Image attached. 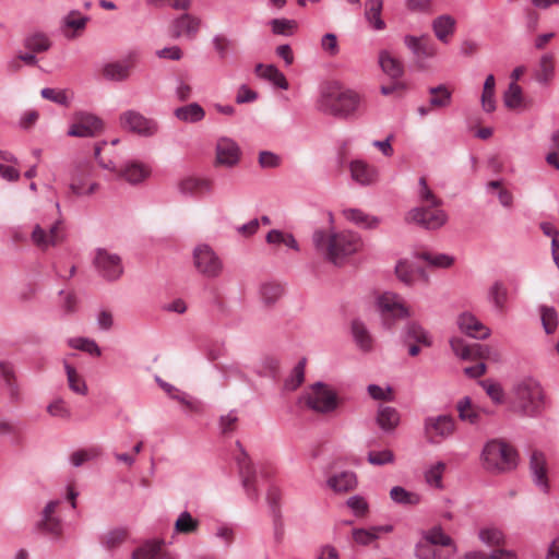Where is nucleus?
I'll list each match as a JSON object with an SVG mask.
<instances>
[{"instance_id":"c756f323","label":"nucleus","mask_w":559,"mask_h":559,"mask_svg":"<svg viewBox=\"0 0 559 559\" xmlns=\"http://www.w3.org/2000/svg\"><path fill=\"white\" fill-rule=\"evenodd\" d=\"M326 484L335 492H348L356 488L357 478L353 472H342L331 476Z\"/></svg>"},{"instance_id":"864d4df0","label":"nucleus","mask_w":559,"mask_h":559,"mask_svg":"<svg viewBox=\"0 0 559 559\" xmlns=\"http://www.w3.org/2000/svg\"><path fill=\"white\" fill-rule=\"evenodd\" d=\"M418 183H419V191H418L419 200L423 203H426L425 206H433V207L441 206L442 201L439 198H437L433 194V192L428 188L426 178L420 177Z\"/></svg>"},{"instance_id":"49530a36","label":"nucleus","mask_w":559,"mask_h":559,"mask_svg":"<svg viewBox=\"0 0 559 559\" xmlns=\"http://www.w3.org/2000/svg\"><path fill=\"white\" fill-rule=\"evenodd\" d=\"M283 293L284 288L278 283H265L260 288L261 299L266 306H273Z\"/></svg>"},{"instance_id":"f03ea898","label":"nucleus","mask_w":559,"mask_h":559,"mask_svg":"<svg viewBox=\"0 0 559 559\" xmlns=\"http://www.w3.org/2000/svg\"><path fill=\"white\" fill-rule=\"evenodd\" d=\"M511 407L522 416H539L546 407L545 394L540 384L532 378L516 382L512 389Z\"/></svg>"},{"instance_id":"bf43d9fd","label":"nucleus","mask_w":559,"mask_h":559,"mask_svg":"<svg viewBox=\"0 0 559 559\" xmlns=\"http://www.w3.org/2000/svg\"><path fill=\"white\" fill-rule=\"evenodd\" d=\"M25 47L33 52H43L49 49L50 41L43 34H35L25 39Z\"/></svg>"},{"instance_id":"09e8293b","label":"nucleus","mask_w":559,"mask_h":559,"mask_svg":"<svg viewBox=\"0 0 559 559\" xmlns=\"http://www.w3.org/2000/svg\"><path fill=\"white\" fill-rule=\"evenodd\" d=\"M414 341L423 344L424 346H430L431 340L428 333L418 324L409 323L405 330V342Z\"/></svg>"},{"instance_id":"39448f33","label":"nucleus","mask_w":559,"mask_h":559,"mask_svg":"<svg viewBox=\"0 0 559 559\" xmlns=\"http://www.w3.org/2000/svg\"><path fill=\"white\" fill-rule=\"evenodd\" d=\"M306 405L313 412L329 414L338 407L336 393L325 383L316 382L304 396Z\"/></svg>"},{"instance_id":"a878e982","label":"nucleus","mask_w":559,"mask_h":559,"mask_svg":"<svg viewBox=\"0 0 559 559\" xmlns=\"http://www.w3.org/2000/svg\"><path fill=\"white\" fill-rule=\"evenodd\" d=\"M400 413L396 408L386 405L379 406L376 421L383 431H393L400 425Z\"/></svg>"},{"instance_id":"2eb2a0df","label":"nucleus","mask_w":559,"mask_h":559,"mask_svg":"<svg viewBox=\"0 0 559 559\" xmlns=\"http://www.w3.org/2000/svg\"><path fill=\"white\" fill-rule=\"evenodd\" d=\"M405 46L413 52L416 62L423 67V61L437 55V47L428 35L404 37Z\"/></svg>"},{"instance_id":"69168bd1","label":"nucleus","mask_w":559,"mask_h":559,"mask_svg":"<svg viewBox=\"0 0 559 559\" xmlns=\"http://www.w3.org/2000/svg\"><path fill=\"white\" fill-rule=\"evenodd\" d=\"M480 385L495 403L499 404L502 402L503 390L500 384L492 382L491 380H484L480 381Z\"/></svg>"},{"instance_id":"e433bc0d","label":"nucleus","mask_w":559,"mask_h":559,"mask_svg":"<svg viewBox=\"0 0 559 559\" xmlns=\"http://www.w3.org/2000/svg\"><path fill=\"white\" fill-rule=\"evenodd\" d=\"M479 540L489 547H499L506 544L503 532L495 526L483 527L478 532Z\"/></svg>"},{"instance_id":"4be33fe9","label":"nucleus","mask_w":559,"mask_h":559,"mask_svg":"<svg viewBox=\"0 0 559 559\" xmlns=\"http://www.w3.org/2000/svg\"><path fill=\"white\" fill-rule=\"evenodd\" d=\"M134 67V61L131 57L123 61L110 62L105 64L103 74L106 79L116 82H122L128 80L131 74V70Z\"/></svg>"},{"instance_id":"4c0bfd02","label":"nucleus","mask_w":559,"mask_h":559,"mask_svg":"<svg viewBox=\"0 0 559 559\" xmlns=\"http://www.w3.org/2000/svg\"><path fill=\"white\" fill-rule=\"evenodd\" d=\"M431 107L445 108L452 100V92L445 85H438L429 88Z\"/></svg>"},{"instance_id":"c85d7f7f","label":"nucleus","mask_w":559,"mask_h":559,"mask_svg":"<svg viewBox=\"0 0 559 559\" xmlns=\"http://www.w3.org/2000/svg\"><path fill=\"white\" fill-rule=\"evenodd\" d=\"M174 116L185 123H197L204 119L205 110L198 103H190L185 106L177 107Z\"/></svg>"},{"instance_id":"4468645a","label":"nucleus","mask_w":559,"mask_h":559,"mask_svg":"<svg viewBox=\"0 0 559 559\" xmlns=\"http://www.w3.org/2000/svg\"><path fill=\"white\" fill-rule=\"evenodd\" d=\"M92 175V166L88 163L78 165L71 176L70 189L73 194L90 195L98 189V183H88V178Z\"/></svg>"},{"instance_id":"3c124183","label":"nucleus","mask_w":559,"mask_h":559,"mask_svg":"<svg viewBox=\"0 0 559 559\" xmlns=\"http://www.w3.org/2000/svg\"><path fill=\"white\" fill-rule=\"evenodd\" d=\"M305 367H306V358H302L294 367L290 377L285 380L284 386L286 390L295 391L304 382Z\"/></svg>"},{"instance_id":"c9c22d12","label":"nucleus","mask_w":559,"mask_h":559,"mask_svg":"<svg viewBox=\"0 0 559 559\" xmlns=\"http://www.w3.org/2000/svg\"><path fill=\"white\" fill-rule=\"evenodd\" d=\"M352 333L356 344L360 349L369 352L372 348V337L366 325L360 320L352 322Z\"/></svg>"},{"instance_id":"9d476101","label":"nucleus","mask_w":559,"mask_h":559,"mask_svg":"<svg viewBox=\"0 0 559 559\" xmlns=\"http://www.w3.org/2000/svg\"><path fill=\"white\" fill-rule=\"evenodd\" d=\"M120 127L130 132L151 136L157 131V123L136 110H127L120 115Z\"/></svg>"},{"instance_id":"473e14b6","label":"nucleus","mask_w":559,"mask_h":559,"mask_svg":"<svg viewBox=\"0 0 559 559\" xmlns=\"http://www.w3.org/2000/svg\"><path fill=\"white\" fill-rule=\"evenodd\" d=\"M179 191L185 195H192L198 192H210L211 182L206 179L187 177L178 182Z\"/></svg>"},{"instance_id":"a18cd8bd","label":"nucleus","mask_w":559,"mask_h":559,"mask_svg":"<svg viewBox=\"0 0 559 559\" xmlns=\"http://www.w3.org/2000/svg\"><path fill=\"white\" fill-rule=\"evenodd\" d=\"M69 388L76 394L86 395L87 385L84 379L76 372L75 368L64 362Z\"/></svg>"},{"instance_id":"f257e3e1","label":"nucleus","mask_w":559,"mask_h":559,"mask_svg":"<svg viewBox=\"0 0 559 559\" xmlns=\"http://www.w3.org/2000/svg\"><path fill=\"white\" fill-rule=\"evenodd\" d=\"M312 241L316 249L335 265L358 251L361 246L360 238L349 231L326 235L323 230L318 229L313 233Z\"/></svg>"},{"instance_id":"c03bdc74","label":"nucleus","mask_w":559,"mask_h":559,"mask_svg":"<svg viewBox=\"0 0 559 559\" xmlns=\"http://www.w3.org/2000/svg\"><path fill=\"white\" fill-rule=\"evenodd\" d=\"M540 320L542 325L546 334H552L557 330L558 326V312L554 307L550 306H540Z\"/></svg>"},{"instance_id":"4d7b16f0","label":"nucleus","mask_w":559,"mask_h":559,"mask_svg":"<svg viewBox=\"0 0 559 559\" xmlns=\"http://www.w3.org/2000/svg\"><path fill=\"white\" fill-rule=\"evenodd\" d=\"M508 290L501 282H496L489 289V298L498 309H503L507 301Z\"/></svg>"},{"instance_id":"bb28decb","label":"nucleus","mask_w":559,"mask_h":559,"mask_svg":"<svg viewBox=\"0 0 559 559\" xmlns=\"http://www.w3.org/2000/svg\"><path fill=\"white\" fill-rule=\"evenodd\" d=\"M420 542L443 548H457L453 538L445 534L440 525H435L431 528L424 531L423 539Z\"/></svg>"},{"instance_id":"393cba45","label":"nucleus","mask_w":559,"mask_h":559,"mask_svg":"<svg viewBox=\"0 0 559 559\" xmlns=\"http://www.w3.org/2000/svg\"><path fill=\"white\" fill-rule=\"evenodd\" d=\"M200 27V21L190 14H182L171 24V35L179 38L182 35L193 37Z\"/></svg>"},{"instance_id":"8fccbe9b","label":"nucleus","mask_w":559,"mask_h":559,"mask_svg":"<svg viewBox=\"0 0 559 559\" xmlns=\"http://www.w3.org/2000/svg\"><path fill=\"white\" fill-rule=\"evenodd\" d=\"M554 58L551 55H544L539 60V70L537 73V81L547 84L554 76Z\"/></svg>"},{"instance_id":"b1692460","label":"nucleus","mask_w":559,"mask_h":559,"mask_svg":"<svg viewBox=\"0 0 559 559\" xmlns=\"http://www.w3.org/2000/svg\"><path fill=\"white\" fill-rule=\"evenodd\" d=\"M353 180L356 182L367 186L371 185L377 180L378 171L374 167L370 166L364 160L356 159L349 165Z\"/></svg>"},{"instance_id":"6ab92c4d","label":"nucleus","mask_w":559,"mask_h":559,"mask_svg":"<svg viewBox=\"0 0 559 559\" xmlns=\"http://www.w3.org/2000/svg\"><path fill=\"white\" fill-rule=\"evenodd\" d=\"M240 157V148L235 141L228 138L219 139L216 145V160L221 165L234 166Z\"/></svg>"},{"instance_id":"f704fd0d","label":"nucleus","mask_w":559,"mask_h":559,"mask_svg":"<svg viewBox=\"0 0 559 559\" xmlns=\"http://www.w3.org/2000/svg\"><path fill=\"white\" fill-rule=\"evenodd\" d=\"M343 215L354 224L369 229L376 228L379 225L378 217L370 216L358 209H346L343 211Z\"/></svg>"},{"instance_id":"20e7f679","label":"nucleus","mask_w":559,"mask_h":559,"mask_svg":"<svg viewBox=\"0 0 559 559\" xmlns=\"http://www.w3.org/2000/svg\"><path fill=\"white\" fill-rule=\"evenodd\" d=\"M516 459V451L509 443L498 439L488 441L481 452L483 466L492 474L512 471L518 465Z\"/></svg>"},{"instance_id":"ea45409f","label":"nucleus","mask_w":559,"mask_h":559,"mask_svg":"<svg viewBox=\"0 0 559 559\" xmlns=\"http://www.w3.org/2000/svg\"><path fill=\"white\" fill-rule=\"evenodd\" d=\"M129 532L127 528L117 527L110 530L102 537L103 546L108 550H114L120 547L128 538Z\"/></svg>"},{"instance_id":"2f4dec72","label":"nucleus","mask_w":559,"mask_h":559,"mask_svg":"<svg viewBox=\"0 0 559 559\" xmlns=\"http://www.w3.org/2000/svg\"><path fill=\"white\" fill-rule=\"evenodd\" d=\"M379 64L382 71L392 79H399L404 73L402 62L385 50L379 53Z\"/></svg>"},{"instance_id":"9b49d317","label":"nucleus","mask_w":559,"mask_h":559,"mask_svg":"<svg viewBox=\"0 0 559 559\" xmlns=\"http://www.w3.org/2000/svg\"><path fill=\"white\" fill-rule=\"evenodd\" d=\"M31 237L33 243L41 250H47L50 247H55L62 242L64 239L62 222L58 219L48 228H44L43 226L37 224L35 225Z\"/></svg>"},{"instance_id":"e2e57ef3","label":"nucleus","mask_w":559,"mask_h":559,"mask_svg":"<svg viewBox=\"0 0 559 559\" xmlns=\"http://www.w3.org/2000/svg\"><path fill=\"white\" fill-rule=\"evenodd\" d=\"M368 462L372 465H385L394 462V453L391 450L370 451Z\"/></svg>"},{"instance_id":"0e129e2a","label":"nucleus","mask_w":559,"mask_h":559,"mask_svg":"<svg viewBox=\"0 0 559 559\" xmlns=\"http://www.w3.org/2000/svg\"><path fill=\"white\" fill-rule=\"evenodd\" d=\"M88 21L87 16H82L78 11H71L64 19L63 24L67 27L80 31L84 29Z\"/></svg>"},{"instance_id":"dca6fc26","label":"nucleus","mask_w":559,"mask_h":559,"mask_svg":"<svg viewBox=\"0 0 559 559\" xmlns=\"http://www.w3.org/2000/svg\"><path fill=\"white\" fill-rule=\"evenodd\" d=\"M103 128L102 120L94 115L82 112L68 130V135L88 138L96 135Z\"/></svg>"},{"instance_id":"f3484780","label":"nucleus","mask_w":559,"mask_h":559,"mask_svg":"<svg viewBox=\"0 0 559 559\" xmlns=\"http://www.w3.org/2000/svg\"><path fill=\"white\" fill-rule=\"evenodd\" d=\"M424 426L426 433L431 439L433 437L445 439L453 435L455 430V420L450 415H439L426 418Z\"/></svg>"},{"instance_id":"13d9d810","label":"nucleus","mask_w":559,"mask_h":559,"mask_svg":"<svg viewBox=\"0 0 559 559\" xmlns=\"http://www.w3.org/2000/svg\"><path fill=\"white\" fill-rule=\"evenodd\" d=\"M445 469V465L442 462H438L432 465L426 473L425 479L428 485L433 486L436 488L442 487V476Z\"/></svg>"},{"instance_id":"603ef678","label":"nucleus","mask_w":559,"mask_h":559,"mask_svg":"<svg viewBox=\"0 0 559 559\" xmlns=\"http://www.w3.org/2000/svg\"><path fill=\"white\" fill-rule=\"evenodd\" d=\"M503 103L509 109H515L522 104V88L516 83H510L503 95Z\"/></svg>"},{"instance_id":"052dcab7","label":"nucleus","mask_w":559,"mask_h":559,"mask_svg":"<svg viewBox=\"0 0 559 559\" xmlns=\"http://www.w3.org/2000/svg\"><path fill=\"white\" fill-rule=\"evenodd\" d=\"M450 345L454 354L463 360L473 359L474 344L467 345L461 338H452Z\"/></svg>"},{"instance_id":"cd10ccee","label":"nucleus","mask_w":559,"mask_h":559,"mask_svg":"<svg viewBox=\"0 0 559 559\" xmlns=\"http://www.w3.org/2000/svg\"><path fill=\"white\" fill-rule=\"evenodd\" d=\"M456 21L449 14H443L432 21V29L436 37L447 44L455 32Z\"/></svg>"},{"instance_id":"37998d69","label":"nucleus","mask_w":559,"mask_h":559,"mask_svg":"<svg viewBox=\"0 0 559 559\" xmlns=\"http://www.w3.org/2000/svg\"><path fill=\"white\" fill-rule=\"evenodd\" d=\"M199 521L190 512L183 511L175 522V532L178 534H191L198 531Z\"/></svg>"},{"instance_id":"a19ab883","label":"nucleus","mask_w":559,"mask_h":559,"mask_svg":"<svg viewBox=\"0 0 559 559\" xmlns=\"http://www.w3.org/2000/svg\"><path fill=\"white\" fill-rule=\"evenodd\" d=\"M456 409L459 412V417L463 421H468L472 425H475L479 421V413L472 405V400L468 396H464L456 404Z\"/></svg>"},{"instance_id":"338daca9","label":"nucleus","mask_w":559,"mask_h":559,"mask_svg":"<svg viewBox=\"0 0 559 559\" xmlns=\"http://www.w3.org/2000/svg\"><path fill=\"white\" fill-rule=\"evenodd\" d=\"M368 394L377 401H392V388H381L378 384H369L367 386Z\"/></svg>"},{"instance_id":"79ce46f5","label":"nucleus","mask_w":559,"mask_h":559,"mask_svg":"<svg viewBox=\"0 0 559 559\" xmlns=\"http://www.w3.org/2000/svg\"><path fill=\"white\" fill-rule=\"evenodd\" d=\"M390 498L399 504L416 506L420 501V496L416 492L408 491L401 486H394L390 490Z\"/></svg>"},{"instance_id":"5fc2aeb1","label":"nucleus","mask_w":559,"mask_h":559,"mask_svg":"<svg viewBox=\"0 0 559 559\" xmlns=\"http://www.w3.org/2000/svg\"><path fill=\"white\" fill-rule=\"evenodd\" d=\"M69 346L75 349L86 352L91 355L100 356V349L95 341L85 337H75L69 340Z\"/></svg>"},{"instance_id":"a211bd4d","label":"nucleus","mask_w":559,"mask_h":559,"mask_svg":"<svg viewBox=\"0 0 559 559\" xmlns=\"http://www.w3.org/2000/svg\"><path fill=\"white\" fill-rule=\"evenodd\" d=\"M132 559H175L164 549L163 539H154L144 543L132 552Z\"/></svg>"},{"instance_id":"58836bf2","label":"nucleus","mask_w":559,"mask_h":559,"mask_svg":"<svg viewBox=\"0 0 559 559\" xmlns=\"http://www.w3.org/2000/svg\"><path fill=\"white\" fill-rule=\"evenodd\" d=\"M395 273L399 280H401L403 283L407 285L414 283L416 273H419L425 278V281L428 280L425 272L421 269L415 267L407 261H400L395 266Z\"/></svg>"},{"instance_id":"774afa93","label":"nucleus","mask_w":559,"mask_h":559,"mask_svg":"<svg viewBox=\"0 0 559 559\" xmlns=\"http://www.w3.org/2000/svg\"><path fill=\"white\" fill-rule=\"evenodd\" d=\"M40 95L43 98L53 102L59 105H68V96L62 90H55L45 87L41 90Z\"/></svg>"},{"instance_id":"de8ad7c7","label":"nucleus","mask_w":559,"mask_h":559,"mask_svg":"<svg viewBox=\"0 0 559 559\" xmlns=\"http://www.w3.org/2000/svg\"><path fill=\"white\" fill-rule=\"evenodd\" d=\"M417 257L433 267L448 269L454 263V258L445 253L421 252Z\"/></svg>"},{"instance_id":"412c9836","label":"nucleus","mask_w":559,"mask_h":559,"mask_svg":"<svg viewBox=\"0 0 559 559\" xmlns=\"http://www.w3.org/2000/svg\"><path fill=\"white\" fill-rule=\"evenodd\" d=\"M459 326L466 335L485 340L490 335V330L471 313H463L459 317Z\"/></svg>"},{"instance_id":"ddd939ff","label":"nucleus","mask_w":559,"mask_h":559,"mask_svg":"<svg viewBox=\"0 0 559 559\" xmlns=\"http://www.w3.org/2000/svg\"><path fill=\"white\" fill-rule=\"evenodd\" d=\"M237 447L240 449V455L237 457V464L239 468V476L241 478L242 487L246 490L249 498L257 500L258 490L255 488V469L247 452L242 449L239 441H237Z\"/></svg>"},{"instance_id":"6e6d98bb","label":"nucleus","mask_w":559,"mask_h":559,"mask_svg":"<svg viewBox=\"0 0 559 559\" xmlns=\"http://www.w3.org/2000/svg\"><path fill=\"white\" fill-rule=\"evenodd\" d=\"M37 528L53 537H59L62 533V524L58 518L41 519L37 523Z\"/></svg>"},{"instance_id":"7c9ffc66","label":"nucleus","mask_w":559,"mask_h":559,"mask_svg":"<svg viewBox=\"0 0 559 559\" xmlns=\"http://www.w3.org/2000/svg\"><path fill=\"white\" fill-rule=\"evenodd\" d=\"M254 71L260 78L272 82L282 90H287L289 86L285 75L273 64L258 63Z\"/></svg>"},{"instance_id":"aec40b11","label":"nucleus","mask_w":559,"mask_h":559,"mask_svg":"<svg viewBox=\"0 0 559 559\" xmlns=\"http://www.w3.org/2000/svg\"><path fill=\"white\" fill-rule=\"evenodd\" d=\"M530 469L534 483L546 492L548 490L547 462L543 452L533 451L530 459Z\"/></svg>"},{"instance_id":"6e6552de","label":"nucleus","mask_w":559,"mask_h":559,"mask_svg":"<svg viewBox=\"0 0 559 559\" xmlns=\"http://www.w3.org/2000/svg\"><path fill=\"white\" fill-rule=\"evenodd\" d=\"M193 263L198 272L209 278L217 277L223 270L221 259L207 245H199L194 248Z\"/></svg>"},{"instance_id":"1a4fd4ad","label":"nucleus","mask_w":559,"mask_h":559,"mask_svg":"<svg viewBox=\"0 0 559 559\" xmlns=\"http://www.w3.org/2000/svg\"><path fill=\"white\" fill-rule=\"evenodd\" d=\"M378 307L384 326L390 329L395 319H403L409 316L407 308L402 304L400 296L393 293H384L378 299Z\"/></svg>"},{"instance_id":"680f3d73","label":"nucleus","mask_w":559,"mask_h":559,"mask_svg":"<svg viewBox=\"0 0 559 559\" xmlns=\"http://www.w3.org/2000/svg\"><path fill=\"white\" fill-rule=\"evenodd\" d=\"M487 359L492 361H500V354L498 350L488 345L474 344L473 359Z\"/></svg>"},{"instance_id":"0eeeda50","label":"nucleus","mask_w":559,"mask_h":559,"mask_svg":"<svg viewBox=\"0 0 559 559\" xmlns=\"http://www.w3.org/2000/svg\"><path fill=\"white\" fill-rule=\"evenodd\" d=\"M405 221L427 230H436L447 223L448 215L440 206H417L407 212Z\"/></svg>"},{"instance_id":"5701e85b","label":"nucleus","mask_w":559,"mask_h":559,"mask_svg":"<svg viewBox=\"0 0 559 559\" xmlns=\"http://www.w3.org/2000/svg\"><path fill=\"white\" fill-rule=\"evenodd\" d=\"M457 548H443L419 542L415 547L417 559H452Z\"/></svg>"},{"instance_id":"72a5a7b5","label":"nucleus","mask_w":559,"mask_h":559,"mask_svg":"<svg viewBox=\"0 0 559 559\" xmlns=\"http://www.w3.org/2000/svg\"><path fill=\"white\" fill-rule=\"evenodd\" d=\"M365 7V16L372 28L376 31L383 29L385 27V23L381 19L382 0H367Z\"/></svg>"},{"instance_id":"f8f14e48","label":"nucleus","mask_w":559,"mask_h":559,"mask_svg":"<svg viewBox=\"0 0 559 559\" xmlns=\"http://www.w3.org/2000/svg\"><path fill=\"white\" fill-rule=\"evenodd\" d=\"M94 264L99 274L109 281L117 280L123 272L120 257L105 249L96 251Z\"/></svg>"},{"instance_id":"7ed1b4c3","label":"nucleus","mask_w":559,"mask_h":559,"mask_svg":"<svg viewBox=\"0 0 559 559\" xmlns=\"http://www.w3.org/2000/svg\"><path fill=\"white\" fill-rule=\"evenodd\" d=\"M360 97L353 91L341 92L335 83L322 86L318 100L319 109L328 115L346 118L356 111Z\"/></svg>"},{"instance_id":"423d86ee","label":"nucleus","mask_w":559,"mask_h":559,"mask_svg":"<svg viewBox=\"0 0 559 559\" xmlns=\"http://www.w3.org/2000/svg\"><path fill=\"white\" fill-rule=\"evenodd\" d=\"M102 146L99 144L94 147V156L97 159L100 167L110 171L117 173L119 178L124 179L131 185H136L143 181L150 175V169L138 162L127 164L123 168L117 169L116 164L112 159H104L100 155Z\"/></svg>"}]
</instances>
